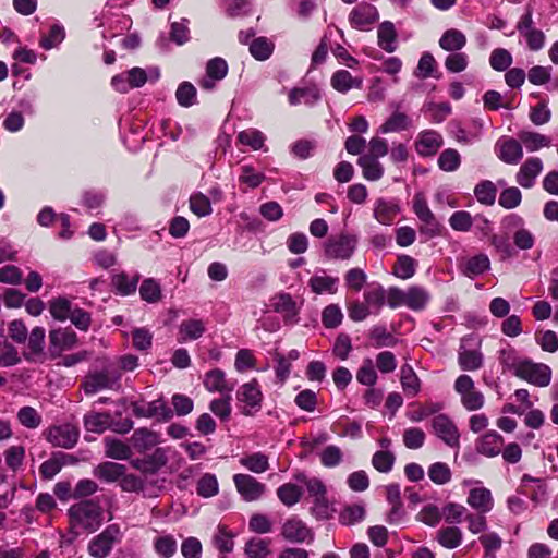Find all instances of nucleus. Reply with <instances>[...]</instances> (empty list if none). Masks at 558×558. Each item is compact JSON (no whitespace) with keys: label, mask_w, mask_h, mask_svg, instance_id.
I'll use <instances>...</instances> for the list:
<instances>
[{"label":"nucleus","mask_w":558,"mask_h":558,"mask_svg":"<svg viewBox=\"0 0 558 558\" xmlns=\"http://www.w3.org/2000/svg\"><path fill=\"white\" fill-rule=\"evenodd\" d=\"M71 531L75 534V530L93 533L97 531L102 523V510L98 502L94 500H83L72 505L68 509Z\"/></svg>","instance_id":"nucleus-1"},{"label":"nucleus","mask_w":558,"mask_h":558,"mask_svg":"<svg viewBox=\"0 0 558 558\" xmlns=\"http://www.w3.org/2000/svg\"><path fill=\"white\" fill-rule=\"evenodd\" d=\"M122 534L119 525L110 524L88 543V554L94 558H106L113 546L121 541Z\"/></svg>","instance_id":"nucleus-2"},{"label":"nucleus","mask_w":558,"mask_h":558,"mask_svg":"<svg viewBox=\"0 0 558 558\" xmlns=\"http://www.w3.org/2000/svg\"><path fill=\"white\" fill-rule=\"evenodd\" d=\"M454 390L461 397V403L468 411L480 410L484 405V395L475 388L469 375H460L454 381Z\"/></svg>","instance_id":"nucleus-3"},{"label":"nucleus","mask_w":558,"mask_h":558,"mask_svg":"<svg viewBox=\"0 0 558 558\" xmlns=\"http://www.w3.org/2000/svg\"><path fill=\"white\" fill-rule=\"evenodd\" d=\"M356 243L355 236L341 233L326 241L324 252L329 259H349L355 251Z\"/></svg>","instance_id":"nucleus-4"},{"label":"nucleus","mask_w":558,"mask_h":558,"mask_svg":"<svg viewBox=\"0 0 558 558\" xmlns=\"http://www.w3.org/2000/svg\"><path fill=\"white\" fill-rule=\"evenodd\" d=\"M413 210L417 218L421 220L423 226L421 227V233L427 234L429 238H434L440 232V225L436 217L429 209L427 202L423 194H416L413 198Z\"/></svg>","instance_id":"nucleus-5"},{"label":"nucleus","mask_w":558,"mask_h":558,"mask_svg":"<svg viewBox=\"0 0 558 558\" xmlns=\"http://www.w3.org/2000/svg\"><path fill=\"white\" fill-rule=\"evenodd\" d=\"M517 377L537 387H546L550 383L551 371L545 364L534 363L533 361L525 359L517 374Z\"/></svg>","instance_id":"nucleus-6"},{"label":"nucleus","mask_w":558,"mask_h":558,"mask_svg":"<svg viewBox=\"0 0 558 558\" xmlns=\"http://www.w3.org/2000/svg\"><path fill=\"white\" fill-rule=\"evenodd\" d=\"M45 434L46 439L52 444V446L65 449L73 448L80 435L78 429L70 423L51 426Z\"/></svg>","instance_id":"nucleus-7"},{"label":"nucleus","mask_w":558,"mask_h":558,"mask_svg":"<svg viewBox=\"0 0 558 558\" xmlns=\"http://www.w3.org/2000/svg\"><path fill=\"white\" fill-rule=\"evenodd\" d=\"M379 20V13L375 5L362 2L354 7L349 14L352 27L359 31H368Z\"/></svg>","instance_id":"nucleus-8"},{"label":"nucleus","mask_w":558,"mask_h":558,"mask_svg":"<svg viewBox=\"0 0 558 558\" xmlns=\"http://www.w3.org/2000/svg\"><path fill=\"white\" fill-rule=\"evenodd\" d=\"M433 430L446 445L457 448L460 445V434L456 424L445 414L435 416L432 421Z\"/></svg>","instance_id":"nucleus-9"},{"label":"nucleus","mask_w":558,"mask_h":558,"mask_svg":"<svg viewBox=\"0 0 558 558\" xmlns=\"http://www.w3.org/2000/svg\"><path fill=\"white\" fill-rule=\"evenodd\" d=\"M495 149L498 158L508 165H518L523 158V148L520 140L501 137L497 141Z\"/></svg>","instance_id":"nucleus-10"},{"label":"nucleus","mask_w":558,"mask_h":558,"mask_svg":"<svg viewBox=\"0 0 558 558\" xmlns=\"http://www.w3.org/2000/svg\"><path fill=\"white\" fill-rule=\"evenodd\" d=\"M282 537L291 543H304L313 541V533L306 524L298 519H288L281 527Z\"/></svg>","instance_id":"nucleus-11"},{"label":"nucleus","mask_w":558,"mask_h":558,"mask_svg":"<svg viewBox=\"0 0 558 558\" xmlns=\"http://www.w3.org/2000/svg\"><path fill=\"white\" fill-rule=\"evenodd\" d=\"M77 337L74 331L68 328H58L49 332V351L52 356L75 347Z\"/></svg>","instance_id":"nucleus-12"},{"label":"nucleus","mask_w":558,"mask_h":558,"mask_svg":"<svg viewBox=\"0 0 558 558\" xmlns=\"http://www.w3.org/2000/svg\"><path fill=\"white\" fill-rule=\"evenodd\" d=\"M442 144V136L438 132L426 130L418 133L415 150L420 156L430 157L438 151Z\"/></svg>","instance_id":"nucleus-13"},{"label":"nucleus","mask_w":558,"mask_h":558,"mask_svg":"<svg viewBox=\"0 0 558 558\" xmlns=\"http://www.w3.org/2000/svg\"><path fill=\"white\" fill-rule=\"evenodd\" d=\"M543 170V162L538 157L527 158L520 167L515 180L519 185L530 189L534 185L535 179Z\"/></svg>","instance_id":"nucleus-14"},{"label":"nucleus","mask_w":558,"mask_h":558,"mask_svg":"<svg viewBox=\"0 0 558 558\" xmlns=\"http://www.w3.org/2000/svg\"><path fill=\"white\" fill-rule=\"evenodd\" d=\"M504 437L495 430H489L476 441V451L480 454L493 458L501 452Z\"/></svg>","instance_id":"nucleus-15"},{"label":"nucleus","mask_w":558,"mask_h":558,"mask_svg":"<svg viewBox=\"0 0 558 558\" xmlns=\"http://www.w3.org/2000/svg\"><path fill=\"white\" fill-rule=\"evenodd\" d=\"M132 411L138 417L159 416L167 421L171 417V410L162 400H155L148 403H133Z\"/></svg>","instance_id":"nucleus-16"},{"label":"nucleus","mask_w":558,"mask_h":558,"mask_svg":"<svg viewBox=\"0 0 558 558\" xmlns=\"http://www.w3.org/2000/svg\"><path fill=\"white\" fill-rule=\"evenodd\" d=\"M468 505L478 513H488L494 507V499L490 490L486 487L472 488L466 498Z\"/></svg>","instance_id":"nucleus-17"},{"label":"nucleus","mask_w":558,"mask_h":558,"mask_svg":"<svg viewBox=\"0 0 558 558\" xmlns=\"http://www.w3.org/2000/svg\"><path fill=\"white\" fill-rule=\"evenodd\" d=\"M204 386L210 392L229 395L233 390V384L226 379L221 369H213L205 374Z\"/></svg>","instance_id":"nucleus-18"},{"label":"nucleus","mask_w":558,"mask_h":558,"mask_svg":"<svg viewBox=\"0 0 558 558\" xmlns=\"http://www.w3.org/2000/svg\"><path fill=\"white\" fill-rule=\"evenodd\" d=\"M126 468L123 464L116 462H104L97 465L94 470V475L102 482L113 483L120 482Z\"/></svg>","instance_id":"nucleus-19"},{"label":"nucleus","mask_w":558,"mask_h":558,"mask_svg":"<svg viewBox=\"0 0 558 558\" xmlns=\"http://www.w3.org/2000/svg\"><path fill=\"white\" fill-rule=\"evenodd\" d=\"M484 359L480 350L465 349L460 347L458 354V364L462 371L475 372L483 366Z\"/></svg>","instance_id":"nucleus-20"},{"label":"nucleus","mask_w":558,"mask_h":558,"mask_svg":"<svg viewBox=\"0 0 558 558\" xmlns=\"http://www.w3.org/2000/svg\"><path fill=\"white\" fill-rule=\"evenodd\" d=\"M112 425V417L107 412H89L84 416V426L87 432L101 434Z\"/></svg>","instance_id":"nucleus-21"},{"label":"nucleus","mask_w":558,"mask_h":558,"mask_svg":"<svg viewBox=\"0 0 558 558\" xmlns=\"http://www.w3.org/2000/svg\"><path fill=\"white\" fill-rule=\"evenodd\" d=\"M399 211L400 208L396 203L379 198L375 203L374 217L379 223L389 226L393 222Z\"/></svg>","instance_id":"nucleus-22"},{"label":"nucleus","mask_w":558,"mask_h":558,"mask_svg":"<svg viewBox=\"0 0 558 558\" xmlns=\"http://www.w3.org/2000/svg\"><path fill=\"white\" fill-rule=\"evenodd\" d=\"M489 267L490 260L488 256L486 254L481 253L466 258L463 262L461 269L465 276L474 278L487 271Z\"/></svg>","instance_id":"nucleus-23"},{"label":"nucleus","mask_w":558,"mask_h":558,"mask_svg":"<svg viewBox=\"0 0 558 558\" xmlns=\"http://www.w3.org/2000/svg\"><path fill=\"white\" fill-rule=\"evenodd\" d=\"M330 83L339 93H347L352 88H361L363 80L361 77H353L347 70H339L332 74Z\"/></svg>","instance_id":"nucleus-24"},{"label":"nucleus","mask_w":558,"mask_h":558,"mask_svg":"<svg viewBox=\"0 0 558 558\" xmlns=\"http://www.w3.org/2000/svg\"><path fill=\"white\" fill-rule=\"evenodd\" d=\"M378 46L386 52H393L397 49V31L392 22L385 21L378 26Z\"/></svg>","instance_id":"nucleus-25"},{"label":"nucleus","mask_w":558,"mask_h":558,"mask_svg":"<svg viewBox=\"0 0 558 558\" xmlns=\"http://www.w3.org/2000/svg\"><path fill=\"white\" fill-rule=\"evenodd\" d=\"M205 324L201 319H186L179 326L178 341L196 340L205 332Z\"/></svg>","instance_id":"nucleus-26"},{"label":"nucleus","mask_w":558,"mask_h":558,"mask_svg":"<svg viewBox=\"0 0 558 558\" xmlns=\"http://www.w3.org/2000/svg\"><path fill=\"white\" fill-rule=\"evenodd\" d=\"M272 307L286 319H293L299 313L298 304L289 293H279L275 295L272 298Z\"/></svg>","instance_id":"nucleus-27"},{"label":"nucleus","mask_w":558,"mask_h":558,"mask_svg":"<svg viewBox=\"0 0 558 558\" xmlns=\"http://www.w3.org/2000/svg\"><path fill=\"white\" fill-rule=\"evenodd\" d=\"M466 45L465 35L456 28L447 29L439 39V46L446 51L458 52Z\"/></svg>","instance_id":"nucleus-28"},{"label":"nucleus","mask_w":558,"mask_h":558,"mask_svg":"<svg viewBox=\"0 0 558 558\" xmlns=\"http://www.w3.org/2000/svg\"><path fill=\"white\" fill-rule=\"evenodd\" d=\"M263 392L256 379L246 383V416L256 414L262 409Z\"/></svg>","instance_id":"nucleus-29"},{"label":"nucleus","mask_w":558,"mask_h":558,"mask_svg":"<svg viewBox=\"0 0 558 558\" xmlns=\"http://www.w3.org/2000/svg\"><path fill=\"white\" fill-rule=\"evenodd\" d=\"M275 50V43L264 36L254 38L248 45V51L257 61H266Z\"/></svg>","instance_id":"nucleus-30"},{"label":"nucleus","mask_w":558,"mask_h":558,"mask_svg":"<svg viewBox=\"0 0 558 558\" xmlns=\"http://www.w3.org/2000/svg\"><path fill=\"white\" fill-rule=\"evenodd\" d=\"M357 165L362 168L363 177L368 181H378L384 175V167L374 156H360Z\"/></svg>","instance_id":"nucleus-31"},{"label":"nucleus","mask_w":558,"mask_h":558,"mask_svg":"<svg viewBox=\"0 0 558 558\" xmlns=\"http://www.w3.org/2000/svg\"><path fill=\"white\" fill-rule=\"evenodd\" d=\"M518 136L522 145H524L530 153L537 151L541 148L549 147L551 145L550 137L537 132L521 131Z\"/></svg>","instance_id":"nucleus-32"},{"label":"nucleus","mask_w":558,"mask_h":558,"mask_svg":"<svg viewBox=\"0 0 558 558\" xmlns=\"http://www.w3.org/2000/svg\"><path fill=\"white\" fill-rule=\"evenodd\" d=\"M45 337L46 331L43 327L37 326L32 329L27 342L29 352L25 353V359L27 361H35L37 356L43 354L45 348Z\"/></svg>","instance_id":"nucleus-33"},{"label":"nucleus","mask_w":558,"mask_h":558,"mask_svg":"<svg viewBox=\"0 0 558 558\" xmlns=\"http://www.w3.org/2000/svg\"><path fill=\"white\" fill-rule=\"evenodd\" d=\"M436 538L442 547L454 549L461 545L463 533L458 526H446L437 531Z\"/></svg>","instance_id":"nucleus-34"},{"label":"nucleus","mask_w":558,"mask_h":558,"mask_svg":"<svg viewBox=\"0 0 558 558\" xmlns=\"http://www.w3.org/2000/svg\"><path fill=\"white\" fill-rule=\"evenodd\" d=\"M105 444V454L109 458L117 460H126L131 457L132 450L129 445L123 442L122 440L106 437L104 439Z\"/></svg>","instance_id":"nucleus-35"},{"label":"nucleus","mask_w":558,"mask_h":558,"mask_svg":"<svg viewBox=\"0 0 558 558\" xmlns=\"http://www.w3.org/2000/svg\"><path fill=\"white\" fill-rule=\"evenodd\" d=\"M113 381L105 372H97L86 377L83 388L86 395H94L99 390L111 388Z\"/></svg>","instance_id":"nucleus-36"},{"label":"nucleus","mask_w":558,"mask_h":558,"mask_svg":"<svg viewBox=\"0 0 558 558\" xmlns=\"http://www.w3.org/2000/svg\"><path fill=\"white\" fill-rule=\"evenodd\" d=\"M400 381L403 391L410 397L416 396L421 390V381L410 365L401 367Z\"/></svg>","instance_id":"nucleus-37"},{"label":"nucleus","mask_w":558,"mask_h":558,"mask_svg":"<svg viewBox=\"0 0 558 558\" xmlns=\"http://www.w3.org/2000/svg\"><path fill=\"white\" fill-rule=\"evenodd\" d=\"M429 301V293L426 289L418 286H411L407 289V307L412 311L425 308Z\"/></svg>","instance_id":"nucleus-38"},{"label":"nucleus","mask_w":558,"mask_h":558,"mask_svg":"<svg viewBox=\"0 0 558 558\" xmlns=\"http://www.w3.org/2000/svg\"><path fill=\"white\" fill-rule=\"evenodd\" d=\"M155 553L161 558L172 557L178 549V543L173 535L161 534L153 542Z\"/></svg>","instance_id":"nucleus-39"},{"label":"nucleus","mask_w":558,"mask_h":558,"mask_svg":"<svg viewBox=\"0 0 558 558\" xmlns=\"http://www.w3.org/2000/svg\"><path fill=\"white\" fill-rule=\"evenodd\" d=\"M498 360L517 376L525 359L521 357L514 348L508 345L498 352Z\"/></svg>","instance_id":"nucleus-40"},{"label":"nucleus","mask_w":558,"mask_h":558,"mask_svg":"<svg viewBox=\"0 0 558 558\" xmlns=\"http://www.w3.org/2000/svg\"><path fill=\"white\" fill-rule=\"evenodd\" d=\"M131 440L133 446L141 452L153 448L159 442L158 435L146 428L135 430Z\"/></svg>","instance_id":"nucleus-41"},{"label":"nucleus","mask_w":558,"mask_h":558,"mask_svg":"<svg viewBox=\"0 0 558 558\" xmlns=\"http://www.w3.org/2000/svg\"><path fill=\"white\" fill-rule=\"evenodd\" d=\"M387 300V290L383 286H376L364 292V301L368 308L378 314Z\"/></svg>","instance_id":"nucleus-42"},{"label":"nucleus","mask_w":558,"mask_h":558,"mask_svg":"<svg viewBox=\"0 0 558 558\" xmlns=\"http://www.w3.org/2000/svg\"><path fill=\"white\" fill-rule=\"evenodd\" d=\"M338 278L331 276H313L308 280V286L311 290L316 294L322 293H336L337 291Z\"/></svg>","instance_id":"nucleus-43"},{"label":"nucleus","mask_w":558,"mask_h":558,"mask_svg":"<svg viewBox=\"0 0 558 558\" xmlns=\"http://www.w3.org/2000/svg\"><path fill=\"white\" fill-rule=\"evenodd\" d=\"M410 125L409 117L403 113L396 111L393 112L379 128V131L383 134L391 133V132H401L407 130Z\"/></svg>","instance_id":"nucleus-44"},{"label":"nucleus","mask_w":558,"mask_h":558,"mask_svg":"<svg viewBox=\"0 0 558 558\" xmlns=\"http://www.w3.org/2000/svg\"><path fill=\"white\" fill-rule=\"evenodd\" d=\"M416 265V260L411 256L401 255L395 264L392 274L403 280L410 279L415 274Z\"/></svg>","instance_id":"nucleus-45"},{"label":"nucleus","mask_w":558,"mask_h":558,"mask_svg":"<svg viewBox=\"0 0 558 558\" xmlns=\"http://www.w3.org/2000/svg\"><path fill=\"white\" fill-rule=\"evenodd\" d=\"M437 163L442 171L453 172L461 165V155L457 149L447 148L440 153Z\"/></svg>","instance_id":"nucleus-46"},{"label":"nucleus","mask_w":558,"mask_h":558,"mask_svg":"<svg viewBox=\"0 0 558 558\" xmlns=\"http://www.w3.org/2000/svg\"><path fill=\"white\" fill-rule=\"evenodd\" d=\"M271 554L270 539L253 537L246 542V556L250 558H266Z\"/></svg>","instance_id":"nucleus-47"},{"label":"nucleus","mask_w":558,"mask_h":558,"mask_svg":"<svg viewBox=\"0 0 558 558\" xmlns=\"http://www.w3.org/2000/svg\"><path fill=\"white\" fill-rule=\"evenodd\" d=\"M19 423L28 428L35 429L41 424V415L39 412L33 407H22L16 414Z\"/></svg>","instance_id":"nucleus-48"},{"label":"nucleus","mask_w":558,"mask_h":558,"mask_svg":"<svg viewBox=\"0 0 558 558\" xmlns=\"http://www.w3.org/2000/svg\"><path fill=\"white\" fill-rule=\"evenodd\" d=\"M277 496L283 505L291 507L301 499L302 488L296 484L286 483L277 489Z\"/></svg>","instance_id":"nucleus-49"},{"label":"nucleus","mask_w":558,"mask_h":558,"mask_svg":"<svg viewBox=\"0 0 558 558\" xmlns=\"http://www.w3.org/2000/svg\"><path fill=\"white\" fill-rule=\"evenodd\" d=\"M218 481L214 474H204L196 484V492L201 497L210 498L218 494Z\"/></svg>","instance_id":"nucleus-50"},{"label":"nucleus","mask_w":558,"mask_h":558,"mask_svg":"<svg viewBox=\"0 0 558 558\" xmlns=\"http://www.w3.org/2000/svg\"><path fill=\"white\" fill-rule=\"evenodd\" d=\"M320 98V95L315 88H293L289 94V102L292 106L304 101L307 105L315 104Z\"/></svg>","instance_id":"nucleus-51"},{"label":"nucleus","mask_w":558,"mask_h":558,"mask_svg":"<svg viewBox=\"0 0 558 558\" xmlns=\"http://www.w3.org/2000/svg\"><path fill=\"white\" fill-rule=\"evenodd\" d=\"M483 102L488 110H498L499 108L511 109V99L502 96L499 92L487 90L483 95Z\"/></svg>","instance_id":"nucleus-52"},{"label":"nucleus","mask_w":558,"mask_h":558,"mask_svg":"<svg viewBox=\"0 0 558 558\" xmlns=\"http://www.w3.org/2000/svg\"><path fill=\"white\" fill-rule=\"evenodd\" d=\"M140 295L146 302H158L161 299L160 284L153 278L145 279L140 287Z\"/></svg>","instance_id":"nucleus-53"},{"label":"nucleus","mask_w":558,"mask_h":558,"mask_svg":"<svg viewBox=\"0 0 558 558\" xmlns=\"http://www.w3.org/2000/svg\"><path fill=\"white\" fill-rule=\"evenodd\" d=\"M73 307L71 302L65 298H58L50 301L49 311L51 316L57 319L64 322L71 315Z\"/></svg>","instance_id":"nucleus-54"},{"label":"nucleus","mask_w":558,"mask_h":558,"mask_svg":"<svg viewBox=\"0 0 558 558\" xmlns=\"http://www.w3.org/2000/svg\"><path fill=\"white\" fill-rule=\"evenodd\" d=\"M496 186L490 181L481 182L474 190L476 199L484 205H493L496 199Z\"/></svg>","instance_id":"nucleus-55"},{"label":"nucleus","mask_w":558,"mask_h":558,"mask_svg":"<svg viewBox=\"0 0 558 558\" xmlns=\"http://www.w3.org/2000/svg\"><path fill=\"white\" fill-rule=\"evenodd\" d=\"M430 481L437 485H445L451 480V470L444 462H435L428 468Z\"/></svg>","instance_id":"nucleus-56"},{"label":"nucleus","mask_w":558,"mask_h":558,"mask_svg":"<svg viewBox=\"0 0 558 558\" xmlns=\"http://www.w3.org/2000/svg\"><path fill=\"white\" fill-rule=\"evenodd\" d=\"M365 517V508L362 505H350L339 514V521L344 525H352L362 521Z\"/></svg>","instance_id":"nucleus-57"},{"label":"nucleus","mask_w":558,"mask_h":558,"mask_svg":"<svg viewBox=\"0 0 558 558\" xmlns=\"http://www.w3.org/2000/svg\"><path fill=\"white\" fill-rule=\"evenodd\" d=\"M396 457L389 450L376 451L372 458L373 466L381 473H388L391 471L395 464Z\"/></svg>","instance_id":"nucleus-58"},{"label":"nucleus","mask_w":558,"mask_h":558,"mask_svg":"<svg viewBox=\"0 0 558 558\" xmlns=\"http://www.w3.org/2000/svg\"><path fill=\"white\" fill-rule=\"evenodd\" d=\"M138 277L129 278L124 272L117 274L112 277V283L117 291L122 295H129L135 292Z\"/></svg>","instance_id":"nucleus-59"},{"label":"nucleus","mask_w":558,"mask_h":558,"mask_svg":"<svg viewBox=\"0 0 558 558\" xmlns=\"http://www.w3.org/2000/svg\"><path fill=\"white\" fill-rule=\"evenodd\" d=\"M344 281L348 289L359 292L367 281V275L361 268H351L344 275Z\"/></svg>","instance_id":"nucleus-60"},{"label":"nucleus","mask_w":558,"mask_h":558,"mask_svg":"<svg viewBox=\"0 0 558 558\" xmlns=\"http://www.w3.org/2000/svg\"><path fill=\"white\" fill-rule=\"evenodd\" d=\"M356 380L365 386H374L377 381V373L374 368L373 361L371 359H365L363 364L359 368L356 373Z\"/></svg>","instance_id":"nucleus-61"},{"label":"nucleus","mask_w":558,"mask_h":558,"mask_svg":"<svg viewBox=\"0 0 558 558\" xmlns=\"http://www.w3.org/2000/svg\"><path fill=\"white\" fill-rule=\"evenodd\" d=\"M489 63L494 70L501 72L511 65L512 56L508 50L504 48H497L493 50L489 58Z\"/></svg>","instance_id":"nucleus-62"},{"label":"nucleus","mask_w":558,"mask_h":558,"mask_svg":"<svg viewBox=\"0 0 558 558\" xmlns=\"http://www.w3.org/2000/svg\"><path fill=\"white\" fill-rule=\"evenodd\" d=\"M190 209L198 217L208 216L211 214L210 201L206 195L195 193L190 197Z\"/></svg>","instance_id":"nucleus-63"},{"label":"nucleus","mask_w":558,"mask_h":558,"mask_svg":"<svg viewBox=\"0 0 558 558\" xmlns=\"http://www.w3.org/2000/svg\"><path fill=\"white\" fill-rule=\"evenodd\" d=\"M175 98L180 106L191 107L195 102L196 88L189 82H183L178 86Z\"/></svg>","instance_id":"nucleus-64"}]
</instances>
